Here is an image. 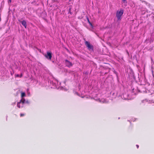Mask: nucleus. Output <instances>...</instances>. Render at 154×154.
Wrapping results in <instances>:
<instances>
[{"instance_id": "nucleus-13", "label": "nucleus", "mask_w": 154, "mask_h": 154, "mask_svg": "<svg viewBox=\"0 0 154 154\" xmlns=\"http://www.w3.org/2000/svg\"><path fill=\"white\" fill-rule=\"evenodd\" d=\"M61 89H62V90H65V91H66L68 90L67 89H66L65 88H63L62 87H61Z\"/></svg>"}, {"instance_id": "nucleus-7", "label": "nucleus", "mask_w": 154, "mask_h": 154, "mask_svg": "<svg viewBox=\"0 0 154 154\" xmlns=\"http://www.w3.org/2000/svg\"><path fill=\"white\" fill-rule=\"evenodd\" d=\"M21 101H22V104H24V103H29V101L28 100H26L24 98L21 99Z\"/></svg>"}, {"instance_id": "nucleus-19", "label": "nucleus", "mask_w": 154, "mask_h": 154, "mask_svg": "<svg viewBox=\"0 0 154 154\" xmlns=\"http://www.w3.org/2000/svg\"><path fill=\"white\" fill-rule=\"evenodd\" d=\"M136 146H137V148H139V146H138V145H136Z\"/></svg>"}, {"instance_id": "nucleus-12", "label": "nucleus", "mask_w": 154, "mask_h": 154, "mask_svg": "<svg viewBox=\"0 0 154 154\" xmlns=\"http://www.w3.org/2000/svg\"><path fill=\"white\" fill-rule=\"evenodd\" d=\"M71 8H69V9L68 13H70L71 14H72V13L71 12Z\"/></svg>"}, {"instance_id": "nucleus-1", "label": "nucleus", "mask_w": 154, "mask_h": 154, "mask_svg": "<svg viewBox=\"0 0 154 154\" xmlns=\"http://www.w3.org/2000/svg\"><path fill=\"white\" fill-rule=\"evenodd\" d=\"M124 13L123 10L121 9L120 11H117L116 13V17L118 20H119L121 19V16Z\"/></svg>"}, {"instance_id": "nucleus-20", "label": "nucleus", "mask_w": 154, "mask_h": 154, "mask_svg": "<svg viewBox=\"0 0 154 154\" xmlns=\"http://www.w3.org/2000/svg\"><path fill=\"white\" fill-rule=\"evenodd\" d=\"M22 76V74H21L20 75V77L21 78Z\"/></svg>"}, {"instance_id": "nucleus-17", "label": "nucleus", "mask_w": 154, "mask_h": 154, "mask_svg": "<svg viewBox=\"0 0 154 154\" xmlns=\"http://www.w3.org/2000/svg\"><path fill=\"white\" fill-rule=\"evenodd\" d=\"M11 0H8V3H11Z\"/></svg>"}, {"instance_id": "nucleus-22", "label": "nucleus", "mask_w": 154, "mask_h": 154, "mask_svg": "<svg viewBox=\"0 0 154 154\" xmlns=\"http://www.w3.org/2000/svg\"><path fill=\"white\" fill-rule=\"evenodd\" d=\"M144 101V100H142V102H143Z\"/></svg>"}, {"instance_id": "nucleus-3", "label": "nucleus", "mask_w": 154, "mask_h": 154, "mask_svg": "<svg viewBox=\"0 0 154 154\" xmlns=\"http://www.w3.org/2000/svg\"><path fill=\"white\" fill-rule=\"evenodd\" d=\"M45 56L48 59L51 60L52 57L51 53L49 52H47V54H46Z\"/></svg>"}, {"instance_id": "nucleus-10", "label": "nucleus", "mask_w": 154, "mask_h": 154, "mask_svg": "<svg viewBox=\"0 0 154 154\" xmlns=\"http://www.w3.org/2000/svg\"><path fill=\"white\" fill-rule=\"evenodd\" d=\"M26 95L25 93L24 92H22L21 93V99L24 98L23 97Z\"/></svg>"}, {"instance_id": "nucleus-6", "label": "nucleus", "mask_w": 154, "mask_h": 154, "mask_svg": "<svg viewBox=\"0 0 154 154\" xmlns=\"http://www.w3.org/2000/svg\"><path fill=\"white\" fill-rule=\"evenodd\" d=\"M23 104H22V101H21L20 100V101L17 103V106L18 107L20 108L23 107Z\"/></svg>"}, {"instance_id": "nucleus-9", "label": "nucleus", "mask_w": 154, "mask_h": 154, "mask_svg": "<svg viewBox=\"0 0 154 154\" xmlns=\"http://www.w3.org/2000/svg\"><path fill=\"white\" fill-rule=\"evenodd\" d=\"M22 24L25 28H26L27 25L26 21L23 20L21 22Z\"/></svg>"}, {"instance_id": "nucleus-21", "label": "nucleus", "mask_w": 154, "mask_h": 154, "mask_svg": "<svg viewBox=\"0 0 154 154\" xmlns=\"http://www.w3.org/2000/svg\"><path fill=\"white\" fill-rule=\"evenodd\" d=\"M15 102L14 103H13L12 105H13V104H15Z\"/></svg>"}, {"instance_id": "nucleus-18", "label": "nucleus", "mask_w": 154, "mask_h": 154, "mask_svg": "<svg viewBox=\"0 0 154 154\" xmlns=\"http://www.w3.org/2000/svg\"><path fill=\"white\" fill-rule=\"evenodd\" d=\"M126 1V0H122V1L124 3H125V2Z\"/></svg>"}, {"instance_id": "nucleus-15", "label": "nucleus", "mask_w": 154, "mask_h": 154, "mask_svg": "<svg viewBox=\"0 0 154 154\" xmlns=\"http://www.w3.org/2000/svg\"><path fill=\"white\" fill-rule=\"evenodd\" d=\"M88 73V72H84V74H85L87 75Z\"/></svg>"}, {"instance_id": "nucleus-4", "label": "nucleus", "mask_w": 154, "mask_h": 154, "mask_svg": "<svg viewBox=\"0 0 154 154\" xmlns=\"http://www.w3.org/2000/svg\"><path fill=\"white\" fill-rule=\"evenodd\" d=\"M51 88H57L59 89V88L57 87L56 83L54 82H51Z\"/></svg>"}, {"instance_id": "nucleus-11", "label": "nucleus", "mask_w": 154, "mask_h": 154, "mask_svg": "<svg viewBox=\"0 0 154 154\" xmlns=\"http://www.w3.org/2000/svg\"><path fill=\"white\" fill-rule=\"evenodd\" d=\"M87 19L88 22L89 23V24L91 26L92 28H93V26L92 24L91 23L90 21L89 18H87Z\"/></svg>"}, {"instance_id": "nucleus-2", "label": "nucleus", "mask_w": 154, "mask_h": 154, "mask_svg": "<svg viewBox=\"0 0 154 154\" xmlns=\"http://www.w3.org/2000/svg\"><path fill=\"white\" fill-rule=\"evenodd\" d=\"M85 45H86L87 47L88 48V49L89 50H93V46L92 45H91L90 43L87 41H86L85 42Z\"/></svg>"}, {"instance_id": "nucleus-5", "label": "nucleus", "mask_w": 154, "mask_h": 154, "mask_svg": "<svg viewBox=\"0 0 154 154\" xmlns=\"http://www.w3.org/2000/svg\"><path fill=\"white\" fill-rule=\"evenodd\" d=\"M65 63L66 66L69 67H70L72 66V63L67 60H65Z\"/></svg>"}, {"instance_id": "nucleus-14", "label": "nucleus", "mask_w": 154, "mask_h": 154, "mask_svg": "<svg viewBox=\"0 0 154 154\" xmlns=\"http://www.w3.org/2000/svg\"><path fill=\"white\" fill-rule=\"evenodd\" d=\"M24 114H23V113H21L20 114V116L21 117H22V116H24Z\"/></svg>"}, {"instance_id": "nucleus-16", "label": "nucleus", "mask_w": 154, "mask_h": 154, "mask_svg": "<svg viewBox=\"0 0 154 154\" xmlns=\"http://www.w3.org/2000/svg\"><path fill=\"white\" fill-rule=\"evenodd\" d=\"M16 77H20V75H19V74H17V75H16Z\"/></svg>"}, {"instance_id": "nucleus-8", "label": "nucleus", "mask_w": 154, "mask_h": 154, "mask_svg": "<svg viewBox=\"0 0 154 154\" xmlns=\"http://www.w3.org/2000/svg\"><path fill=\"white\" fill-rule=\"evenodd\" d=\"M98 100L100 102V103H108V101H107V100H106L105 99H98Z\"/></svg>"}]
</instances>
